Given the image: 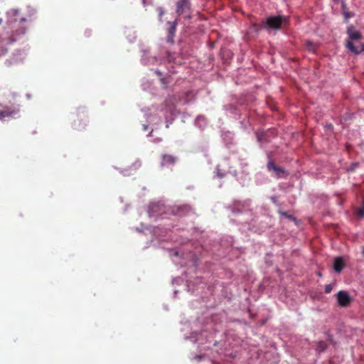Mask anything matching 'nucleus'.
<instances>
[{
  "mask_svg": "<svg viewBox=\"0 0 364 364\" xmlns=\"http://www.w3.org/2000/svg\"><path fill=\"white\" fill-rule=\"evenodd\" d=\"M168 23L170 24V27L168 28V34L167 36V41H168V42L173 43V37H174L175 33H176L177 22H176V21H175L173 23Z\"/></svg>",
  "mask_w": 364,
  "mask_h": 364,
  "instance_id": "8",
  "label": "nucleus"
},
{
  "mask_svg": "<svg viewBox=\"0 0 364 364\" xmlns=\"http://www.w3.org/2000/svg\"><path fill=\"white\" fill-rule=\"evenodd\" d=\"M158 10H159V16H163V14H164V10H163V9H162V8H159Z\"/></svg>",
  "mask_w": 364,
  "mask_h": 364,
  "instance_id": "18",
  "label": "nucleus"
},
{
  "mask_svg": "<svg viewBox=\"0 0 364 364\" xmlns=\"http://www.w3.org/2000/svg\"><path fill=\"white\" fill-rule=\"evenodd\" d=\"M191 4L190 0H178L176 2V13L178 15H186L190 18Z\"/></svg>",
  "mask_w": 364,
  "mask_h": 364,
  "instance_id": "3",
  "label": "nucleus"
},
{
  "mask_svg": "<svg viewBox=\"0 0 364 364\" xmlns=\"http://www.w3.org/2000/svg\"><path fill=\"white\" fill-rule=\"evenodd\" d=\"M333 289V285L332 284H327L325 287V292L326 294H329Z\"/></svg>",
  "mask_w": 364,
  "mask_h": 364,
  "instance_id": "16",
  "label": "nucleus"
},
{
  "mask_svg": "<svg viewBox=\"0 0 364 364\" xmlns=\"http://www.w3.org/2000/svg\"><path fill=\"white\" fill-rule=\"evenodd\" d=\"M363 255H364V248H363Z\"/></svg>",
  "mask_w": 364,
  "mask_h": 364,
  "instance_id": "21",
  "label": "nucleus"
},
{
  "mask_svg": "<svg viewBox=\"0 0 364 364\" xmlns=\"http://www.w3.org/2000/svg\"><path fill=\"white\" fill-rule=\"evenodd\" d=\"M269 171H273L277 178H282L286 176V171L281 167L277 166L272 160H269L267 164Z\"/></svg>",
  "mask_w": 364,
  "mask_h": 364,
  "instance_id": "4",
  "label": "nucleus"
},
{
  "mask_svg": "<svg viewBox=\"0 0 364 364\" xmlns=\"http://www.w3.org/2000/svg\"><path fill=\"white\" fill-rule=\"evenodd\" d=\"M335 2H337L338 0H333Z\"/></svg>",
  "mask_w": 364,
  "mask_h": 364,
  "instance_id": "20",
  "label": "nucleus"
},
{
  "mask_svg": "<svg viewBox=\"0 0 364 364\" xmlns=\"http://www.w3.org/2000/svg\"><path fill=\"white\" fill-rule=\"evenodd\" d=\"M178 210L186 213L190 210V208L187 205H183V206L179 207Z\"/></svg>",
  "mask_w": 364,
  "mask_h": 364,
  "instance_id": "17",
  "label": "nucleus"
},
{
  "mask_svg": "<svg viewBox=\"0 0 364 364\" xmlns=\"http://www.w3.org/2000/svg\"><path fill=\"white\" fill-rule=\"evenodd\" d=\"M177 161V158L171 154H164L161 155L160 166L161 168L165 166H173Z\"/></svg>",
  "mask_w": 364,
  "mask_h": 364,
  "instance_id": "6",
  "label": "nucleus"
},
{
  "mask_svg": "<svg viewBox=\"0 0 364 364\" xmlns=\"http://www.w3.org/2000/svg\"><path fill=\"white\" fill-rule=\"evenodd\" d=\"M361 48H362V49H361V50H360V52H361V51H364V43H363V44H362V46H361Z\"/></svg>",
  "mask_w": 364,
  "mask_h": 364,
  "instance_id": "19",
  "label": "nucleus"
},
{
  "mask_svg": "<svg viewBox=\"0 0 364 364\" xmlns=\"http://www.w3.org/2000/svg\"><path fill=\"white\" fill-rule=\"evenodd\" d=\"M341 9L344 16L345 21L348 22V20L353 16V13L348 11L346 4L344 1H341Z\"/></svg>",
  "mask_w": 364,
  "mask_h": 364,
  "instance_id": "9",
  "label": "nucleus"
},
{
  "mask_svg": "<svg viewBox=\"0 0 364 364\" xmlns=\"http://www.w3.org/2000/svg\"><path fill=\"white\" fill-rule=\"evenodd\" d=\"M347 34L350 40L346 41V48L355 55L360 54V51L354 46L352 41L360 39L362 37L361 33L355 30L353 26H349L347 28Z\"/></svg>",
  "mask_w": 364,
  "mask_h": 364,
  "instance_id": "2",
  "label": "nucleus"
},
{
  "mask_svg": "<svg viewBox=\"0 0 364 364\" xmlns=\"http://www.w3.org/2000/svg\"><path fill=\"white\" fill-rule=\"evenodd\" d=\"M25 27L24 26H20L18 29L15 31V36H19L21 34H23L25 33Z\"/></svg>",
  "mask_w": 364,
  "mask_h": 364,
  "instance_id": "14",
  "label": "nucleus"
},
{
  "mask_svg": "<svg viewBox=\"0 0 364 364\" xmlns=\"http://www.w3.org/2000/svg\"><path fill=\"white\" fill-rule=\"evenodd\" d=\"M356 214L360 218L364 217V208L362 206L356 210Z\"/></svg>",
  "mask_w": 364,
  "mask_h": 364,
  "instance_id": "15",
  "label": "nucleus"
},
{
  "mask_svg": "<svg viewBox=\"0 0 364 364\" xmlns=\"http://www.w3.org/2000/svg\"><path fill=\"white\" fill-rule=\"evenodd\" d=\"M18 109L0 104V119L6 117H13L18 114Z\"/></svg>",
  "mask_w": 364,
  "mask_h": 364,
  "instance_id": "5",
  "label": "nucleus"
},
{
  "mask_svg": "<svg viewBox=\"0 0 364 364\" xmlns=\"http://www.w3.org/2000/svg\"><path fill=\"white\" fill-rule=\"evenodd\" d=\"M304 46L306 50L311 52H314L316 50V46L311 41H307L304 43Z\"/></svg>",
  "mask_w": 364,
  "mask_h": 364,
  "instance_id": "12",
  "label": "nucleus"
},
{
  "mask_svg": "<svg viewBox=\"0 0 364 364\" xmlns=\"http://www.w3.org/2000/svg\"><path fill=\"white\" fill-rule=\"evenodd\" d=\"M164 103L168 112L172 113L175 108V100L172 97H170L165 100Z\"/></svg>",
  "mask_w": 364,
  "mask_h": 364,
  "instance_id": "11",
  "label": "nucleus"
},
{
  "mask_svg": "<svg viewBox=\"0 0 364 364\" xmlns=\"http://www.w3.org/2000/svg\"><path fill=\"white\" fill-rule=\"evenodd\" d=\"M336 296L338 302L341 306H347L351 301L350 296L345 291H340Z\"/></svg>",
  "mask_w": 364,
  "mask_h": 364,
  "instance_id": "7",
  "label": "nucleus"
},
{
  "mask_svg": "<svg viewBox=\"0 0 364 364\" xmlns=\"http://www.w3.org/2000/svg\"><path fill=\"white\" fill-rule=\"evenodd\" d=\"M287 21L286 17L282 16H274L268 17L265 21H262L261 24L253 23L252 27L256 31L262 28L279 29L282 25Z\"/></svg>",
  "mask_w": 364,
  "mask_h": 364,
  "instance_id": "1",
  "label": "nucleus"
},
{
  "mask_svg": "<svg viewBox=\"0 0 364 364\" xmlns=\"http://www.w3.org/2000/svg\"><path fill=\"white\" fill-rule=\"evenodd\" d=\"M344 262L341 257H336L334 259L333 268L336 272H341L344 267Z\"/></svg>",
  "mask_w": 364,
  "mask_h": 364,
  "instance_id": "10",
  "label": "nucleus"
},
{
  "mask_svg": "<svg viewBox=\"0 0 364 364\" xmlns=\"http://www.w3.org/2000/svg\"><path fill=\"white\" fill-rule=\"evenodd\" d=\"M327 348V344L324 341L318 342L316 346V350L318 353L323 352Z\"/></svg>",
  "mask_w": 364,
  "mask_h": 364,
  "instance_id": "13",
  "label": "nucleus"
}]
</instances>
